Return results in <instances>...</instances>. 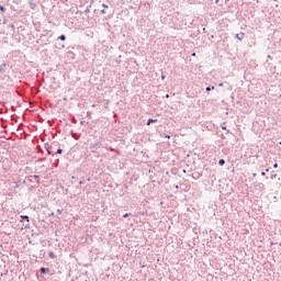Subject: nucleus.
Segmentation results:
<instances>
[{
    "label": "nucleus",
    "mask_w": 281,
    "mask_h": 281,
    "mask_svg": "<svg viewBox=\"0 0 281 281\" xmlns=\"http://www.w3.org/2000/svg\"><path fill=\"white\" fill-rule=\"evenodd\" d=\"M31 8H32V10H34V8H36V4L31 3Z\"/></svg>",
    "instance_id": "20"
},
{
    "label": "nucleus",
    "mask_w": 281,
    "mask_h": 281,
    "mask_svg": "<svg viewBox=\"0 0 281 281\" xmlns=\"http://www.w3.org/2000/svg\"><path fill=\"white\" fill-rule=\"evenodd\" d=\"M80 124H85V121H81Z\"/></svg>",
    "instance_id": "31"
},
{
    "label": "nucleus",
    "mask_w": 281,
    "mask_h": 281,
    "mask_svg": "<svg viewBox=\"0 0 281 281\" xmlns=\"http://www.w3.org/2000/svg\"><path fill=\"white\" fill-rule=\"evenodd\" d=\"M257 188H258L259 190H265V184L259 183V184H257Z\"/></svg>",
    "instance_id": "14"
},
{
    "label": "nucleus",
    "mask_w": 281,
    "mask_h": 281,
    "mask_svg": "<svg viewBox=\"0 0 281 281\" xmlns=\"http://www.w3.org/2000/svg\"><path fill=\"white\" fill-rule=\"evenodd\" d=\"M61 47H65V45H61Z\"/></svg>",
    "instance_id": "36"
},
{
    "label": "nucleus",
    "mask_w": 281,
    "mask_h": 281,
    "mask_svg": "<svg viewBox=\"0 0 281 281\" xmlns=\"http://www.w3.org/2000/svg\"><path fill=\"white\" fill-rule=\"evenodd\" d=\"M22 221H26L27 223H30V216L27 215H21Z\"/></svg>",
    "instance_id": "8"
},
{
    "label": "nucleus",
    "mask_w": 281,
    "mask_h": 281,
    "mask_svg": "<svg viewBox=\"0 0 281 281\" xmlns=\"http://www.w3.org/2000/svg\"><path fill=\"white\" fill-rule=\"evenodd\" d=\"M49 148H52V146L45 145V149L47 150V154H48V155H52V151L49 150Z\"/></svg>",
    "instance_id": "11"
},
{
    "label": "nucleus",
    "mask_w": 281,
    "mask_h": 281,
    "mask_svg": "<svg viewBox=\"0 0 281 281\" xmlns=\"http://www.w3.org/2000/svg\"><path fill=\"white\" fill-rule=\"evenodd\" d=\"M0 11H1V12H5V7H3V5L0 4Z\"/></svg>",
    "instance_id": "17"
},
{
    "label": "nucleus",
    "mask_w": 281,
    "mask_h": 281,
    "mask_svg": "<svg viewBox=\"0 0 281 281\" xmlns=\"http://www.w3.org/2000/svg\"><path fill=\"white\" fill-rule=\"evenodd\" d=\"M218 166H225V159H220L218 160Z\"/></svg>",
    "instance_id": "13"
},
{
    "label": "nucleus",
    "mask_w": 281,
    "mask_h": 281,
    "mask_svg": "<svg viewBox=\"0 0 281 281\" xmlns=\"http://www.w3.org/2000/svg\"><path fill=\"white\" fill-rule=\"evenodd\" d=\"M165 98H170V94H166Z\"/></svg>",
    "instance_id": "27"
},
{
    "label": "nucleus",
    "mask_w": 281,
    "mask_h": 281,
    "mask_svg": "<svg viewBox=\"0 0 281 281\" xmlns=\"http://www.w3.org/2000/svg\"><path fill=\"white\" fill-rule=\"evenodd\" d=\"M102 8H109V5L103 3V4H102Z\"/></svg>",
    "instance_id": "24"
},
{
    "label": "nucleus",
    "mask_w": 281,
    "mask_h": 281,
    "mask_svg": "<svg viewBox=\"0 0 281 281\" xmlns=\"http://www.w3.org/2000/svg\"><path fill=\"white\" fill-rule=\"evenodd\" d=\"M268 58H271V55H268Z\"/></svg>",
    "instance_id": "32"
},
{
    "label": "nucleus",
    "mask_w": 281,
    "mask_h": 281,
    "mask_svg": "<svg viewBox=\"0 0 281 281\" xmlns=\"http://www.w3.org/2000/svg\"><path fill=\"white\" fill-rule=\"evenodd\" d=\"M225 3H229V0H225Z\"/></svg>",
    "instance_id": "28"
},
{
    "label": "nucleus",
    "mask_w": 281,
    "mask_h": 281,
    "mask_svg": "<svg viewBox=\"0 0 281 281\" xmlns=\"http://www.w3.org/2000/svg\"><path fill=\"white\" fill-rule=\"evenodd\" d=\"M273 168H278V164H274V165H273Z\"/></svg>",
    "instance_id": "26"
},
{
    "label": "nucleus",
    "mask_w": 281,
    "mask_h": 281,
    "mask_svg": "<svg viewBox=\"0 0 281 281\" xmlns=\"http://www.w3.org/2000/svg\"><path fill=\"white\" fill-rule=\"evenodd\" d=\"M214 89H215L214 86H212V87L209 86L205 88V91H214Z\"/></svg>",
    "instance_id": "12"
},
{
    "label": "nucleus",
    "mask_w": 281,
    "mask_h": 281,
    "mask_svg": "<svg viewBox=\"0 0 281 281\" xmlns=\"http://www.w3.org/2000/svg\"><path fill=\"white\" fill-rule=\"evenodd\" d=\"M222 130L226 131V133H229V130H227V126H225V124L222 125Z\"/></svg>",
    "instance_id": "15"
},
{
    "label": "nucleus",
    "mask_w": 281,
    "mask_h": 281,
    "mask_svg": "<svg viewBox=\"0 0 281 281\" xmlns=\"http://www.w3.org/2000/svg\"><path fill=\"white\" fill-rule=\"evenodd\" d=\"M55 155H63V149H61V148H58V149L56 150V153L53 154V157H54Z\"/></svg>",
    "instance_id": "9"
},
{
    "label": "nucleus",
    "mask_w": 281,
    "mask_h": 281,
    "mask_svg": "<svg viewBox=\"0 0 281 281\" xmlns=\"http://www.w3.org/2000/svg\"><path fill=\"white\" fill-rule=\"evenodd\" d=\"M235 38H237V41H243V38H245V33L240 32L236 34Z\"/></svg>",
    "instance_id": "2"
},
{
    "label": "nucleus",
    "mask_w": 281,
    "mask_h": 281,
    "mask_svg": "<svg viewBox=\"0 0 281 281\" xmlns=\"http://www.w3.org/2000/svg\"><path fill=\"white\" fill-rule=\"evenodd\" d=\"M252 177H256V173H254Z\"/></svg>",
    "instance_id": "35"
},
{
    "label": "nucleus",
    "mask_w": 281,
    "mask_h": 281,
    "mask_svg": "<svg viewBox=\"0 0 281 281\" xmlns=\"http://www.w3.org/2000/svg\"><path fill=\"white\" fill-rule=\"evenodd\" d=\"M79 183H80V186H82V181H80Z\"/></svg>",
    "instance_id": "33"
},
{
    "label": "nucleus",
    "mask_w": 281,
    "mask_h": 281,
    "mask_svg": "<svg viewBox=\"0 0 281 281\" xmlns=\"http://www.w3.org/2000/svg\"><path fill=\"white\" fill-rule=\"evenodd\" d=\"M261 177H267V172L262 171Z\"/></svg>",
    "instance_id": "22"
},
{
    "label": "nucleus",
    "mask_w": 281,
    "mask_h": 281,
    "mask_svg": "<svg viewBox=\"0 0 281 281\" xmlns=\"http://www.w3.org/2000/svg\"><path fill=\"white\" fill-rule=\"evenodd\" d=\"M132 214L131 213H125L124 215H123V218H128V216H131Z\"/></svg>",
    "instance_id": "16"
},
{
    "label": "nucleus",
    "mask_w": 281,
    "mask_h": 281,
    "mask_svg": "<svg viewBox=\"0 0 281 281\" xmlns=\"http://www.w3.org/2000/svg\"><path fill=\"white\" fill-rule=\"evenodd\" d=\"M15 188H19V182H16V186H15Z\"/></svg>",
    "instance_id": "29"
},
{
    "label": "nucleus",
    "mask_w": 281,
    "mask_h": 281,
    "mask_svg": "<svg viewBox=\"0 0 281 281\" xmlns=\"http://www.w3.org/2000/svg\"><path fill=\"white\" fill-rule=\"evenodd\" d=\"M100 146H101L100 143H94V144H91V145H90V148H91L92 150H98V148H100Z\"/></svg>",
    "instance_id": "1"
},
{
    "label": "nucleus",
    "mask_w": 281,
    "mask_h": 281,
    "mask_svg": "<svg viewBox=\"0 0 281 281\" xmlns=\"http://www.w3.org/2000/svg\"><path fill=\"white\" fill-rule=\"evenodd\" d=\"M161 79L165 80V79H166V76L162 75V76H161Z\"/></svg>",
    "instance_id": "25"
},
{
    "label": "nucleus",
    "mask_w": 281,
    "mask_h": 281,
    "mask_svg": "<svg viewBox=\"0 0 281 281\" xmlns=\"http://www.w3.org/2000/svg\"><path fill=\"white\" fill-rule=\"evenodd\" d=\"M23 183H25V180H23Z\"/></svg>",
    "instance_id": "37"
},
{
    "label": "nucleus",
    "mask_w": 281,
    "mask_h": 281,
    "mask_svg": "<svg viewBox=\"0 0 281 281\" xmlns=\"http://www.w3.org/2000/svg\"><path fill=\"white\" fill-rule=\"evenodd\" d=\"M3 67H5V64L0 65V74L3 71Z\"/></svg>",
    "instance_id": "18"
},
{
    "label": "nucleus",
    "mask_w": 281,
    "mask_h": 281,
    "mask_svg": "<svg viewBox=\"0 0 281 281\" xmlns=\"http://www.w3.org/2000/svg\"><path fill=\"white\" fill-rule=\"evenodd\" d=\"M101 13H102V14H106V10H105V9H102V10H101Z\"/></svg>",
    "instance_id": "21"
},
{
    "label": "nucleus",
    "mask_w": 281,
    "mask_h": 281,
    "mask_svg": "<svg viewBox=\"0 0 281 281\" xmlns=\"http://www.w3.org/2000/svg\"><path fill=\"white\" fill-rule=\"evenodd\" d=\"M76 280L77 281H87V276L80 274Z\"/></svg>",
    "instance_id": "3"
},
{
    "label": "nucleus",
    "mask_w": 281,
    "mask_h": 281,
    "mask_svg": "<svg viewBox=\"0 0 281 281\" xmlns=\"http://www.w3.org/2000/svg\"><path fill=\"white\" fill-rule=\"evenodd\" d=\"M57 214H63V209H58Z\"/></svg>",
    "instance_id": "19"
},
{
    "label": "nucleus",
    "mask_w": 281,
    "mask_h": 281,
    "mask_svg": "<svg viewBox=\"0 0 281 281\" xmlns=\"http://www.w3.org/2000/svg\"><path fill=\"white\" fill-rule=\"evenodd\" d=\"M36 179H40V177L38 176H30L29 177V181H31V183L36 181Z\"/></svg>",
    "instance_id": "5"
},
{
    "label": "nucleus",
    "mask_w": 281,
    "mask_h": 281,
    "mask_svg": "<svg viewBox=\"0 0 281 281\" xmlns=\"http://www.w3.org/2000/svg\"><path fill=\"white\" fill-rule=\"evenodd\" d=\"M166 139H170V135L166 134L165 135Z\"/></svg>",
    "instance_id": "23"
},
{
    "label": "nucleus",
    "mask_w": 281,
    "mask_h": 281,
    "mask_svg": "<svg viewBox=\"0 0 281 281\" xmlns=\"http://www.w3.org/2000/svg\"><path fill=\"white\" fill-rule=\"evenodd\" d=\"M157 122V119H148L147 126H150L151 124H155Z\"/></svg>",
    "instance_id": "4"
},
{
    "label": "nucleus",
    "mask_w": 281,
    "mask_h": 281,
    "mask_svg": "<svg viewBox=\"0 0 281 281\" xmlns=\"http://www.w3.org/2000/svg\"><path fill=\"white\" fill-rule=\"evenodd\" d=\"M47 271H48V269L45 268V267H42V268L40 269V273H42V276H45V273H47Z\"/></svg>",
    "instance_id": "6"
},
{
    "label": "nucleus",
    "mask_w": 281,
    "mask_h": 281,
    "mask_svg": "<svg viewBox=\"0 0 281 281\" xmlns=\"http://www.w3.org/2000/svg\"><path fill=\"white\" fill-rule=\"evenodd\" d=\"M58 41H67V35L61 34L60 36H58Z\"/></svg>",
    "instance_id": "7"
},
{
    "label": "nucleus",
    "mask_w": 281,
    "mask_h": 281,
    "mask_svg": "<svg viewBox=\"0 0 281 281\" xmlns=\"http://www.w3.org/2000/svg\"><path fill=\"white\" fill-rule=\"evenodd\" d=\"M192 56H196V53H193Z\"/></svg>",
    "instance_id": "30"
},
{
    "label": "nucleus",
    "mask_w": 281,
    "mask_h": 281,
    "mask_svg": "<svg viewBox=\"0 0 281 281\" xmlns=\"http://www.w3.org/2000/svg\"><path fill=\"white\" fill-rule=\"evenodd\" d=\"M48 257L54 260V258H56V254H54V251H49Z\"/></svg>",
    "instance_id": "10"
},
{
    "label": "nucleus",
    "mask_w": 281,
    "mask_h": 281,
    "mask_svg": "<svg viewBox=\"0 0 281 281\" xmlns=\"http://www.w3.org/2000/svg\"><path fill=\"white\" fill-rule=\"evenodd\" d=\"M50 216H54V213H50Z\"/></svg>",
    "instance_id": "34"
}]
</instances>
